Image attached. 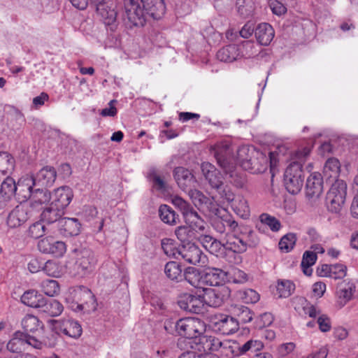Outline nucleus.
Wrapping results in <instances>:
<instances>
[{"mask_svg":"<svg viewBox=\"0 0 358 358\" xmlns=\"http://www.w3.org/2000/svg\"><path fill=\"white\" fill-rule=\"evenodd\" d=\"M310 150L309 147L297 150L294 154V161L289 164L285 171V186L287 190L292 194L299 193L303 187L302 163L309 156Z\"/></svg>","mask_w":358,"mask_h":358,"instance_id":"nucleus-1","label":"nucleus"},{"mask_svg":"<svg viewBox=\"0 0 358 358\" xmlns=\"http://www.w3.org/2000/svg\"><path fill=\"white\" fill-rule=\"evenodd\" d=\"M213 149L217 164L226 174L229 175L230 182L238 188H242L245 183V176L236 171L234 164L227 157L231 154L230 144L227 142L220 143Z\"/></svg>","mask_w":358,"mask_h":358,"instance_id":"nucleus-2","label":"nucleus"},{"mask_svg":"<svg viewBox=\"0 0 358 358\" xmlns=\"http://www.w3.org/2000/svg\"><path fill=\"white\" fill-rule=\"evenodd\" d=\"M173 204L181 212L186 224L197 233H204L208 227L207 223L187 201L179 196L172 197Z\"/></svg>","mask_w":358,"mask_h":358,"instance_id":"nucleus-3","label":"nucleus"},{"mask_svg":"<svg viewBox=\"0 0 358 358\" xmlns=\"http://www.w3.org/2000/svg\"><path fill=\"white\" fill-rule=\"evenodd\" d=\"M75 255V273L80 277H85L94 272L97 259L92 250L87 248H76Z\"/></svg>","mask_w":358,"mask_h":358,"instance_id":"nucleus-4","label":"nucleus"},{"mask_svg":"<svg viewBox=\"0 0 358 358\" xmlns=\"http://www.w3.org/2000/svg\"><path fill=\"white\" fill-rule=\"evenodd\" d=\"M348 186L345 181L336 180L327 192L326 204L329 211L339 213L343 208L347 196Z\"/></svg>","mask_w":358,"mask_h":358,"instance_id":"nucleus-5","label":"nucleus"},{"mask_svg":"<svg viewBox=\"0 0 358 358\" xmlns=\"http://www.w3.org/2000/svg\"><path fill=\"white\" fill-rule=\"evenodd\" d=\"M121 8L118 0H102L96 5L97 14L106 26L114 31L117 25V14Z\"/></svg>","mask_w":358,"mask_h":358,"instance_id":"nucleus-6","label":"nucleus"},{"mask_svg":"<svg viewBox=\"0 0 358 358\" xmlns=\"http://www.w3.org/2000/svg\"><path fill=\"white\" fill-rule=\"evenodd\" d=\"M175 329L178 335L194 340L196 337L203 334L206 326L200 319L185 317L176 322Z\"/></svg>","mask_w":358,"mask_h":358,"instance_id":"nucleus-7","label":"nucleus"},{"mask_svg":"<svg viewBox=\"0 0 358 358\" xmlns=\"http://www.w3.org/2000/svg\"><path fill=\"white\" fill-rule=\"evenodd\" d=\"M124 20L130 26L143 27L150 14L135 0H124Z\"/></svg>","mask_w":358,"mask_h":358,"instance_id":"nucleus-8","label":"nucleus"},{"mask_svg":"<svg viewBox=\"0 0 358 358\" xmlns=\"http://www.w3.org/2000/svg\"><path fill=\"white\" fill-rule=\"evenodd\" d=\"M73 299L77 303L76 310H83L90 313L96 310L97 303L92 291L85 287L79 286L72 292Z\"/></svg>","mask_w":358,"mask_h":358,"instance_id":"nucleus-9","label":"nucleus"},{"mask_svg":"<svg viewBox=\"0 0 358 358\" xmlns=\"http://www.w3.org/2000/svg\"><path fill=\"white\" fill-rule=\"evenodd\" d=\"M178 256L181 257L185 262L192 264H205L206 256L196 244L188 242L183 244L178 250Z\"/></svg>","mask_w":358,"mask_h":358,"instance_id":"nucleus-10","label":"nucleus"},{"mask_svg":"<svg viewBox=\"0 0 358 358\" xmlns=\"http://www.w3.org/2000/svg\"><path fill=\"white\" fill-rule=\"evenodd\" d=\"M50 322L52 324V329L60 331L69 337L78 338L82 334V327L77 321L69 319L62 320H52Z\"/></svg>","mask_w":358,"mask_h":358,"instance_id":"nucleus-11","label":"nucleus"},{"mask_svg":"<svg viewBox=\"0 0 358 358\" xmlns=\"http://www.w3.org/2000/svg\"><path fill=\"white\" fill-rule=\"evenodd\" d=\"M38 250L45 254H50L56 257H62L66 251L64 242L56 241L52 237H45L38 243Z\"/></svg>","mask_w":358,"mask_h":358,"instance_id":"nucleus-12","label":"nucleus"},{"mask_svg":"<svg viewBox=\"0 0 358 358\" xmlns=\"http://www.w3.org/2000/svg\"><path fill=\"white\" fill-rule=\"evenodd\" d=\"M178 304L180 308L187 312L199 314L204 308L203 299L200 296H194L190 294H182Z\"/></svg>","mask_w":358,"mask_h":358,"instance_id":"nucleus-13","label":"nucleus"},{"mask_svg":"<svg viewBox=\"0 0 358 358\" xmlns=\"http://www.w3.org/2000/svg\"><path fill=\"white\" fill-rule=\"evenodd\" d=\"M2 180L0 188V209L7 206L17 192V183L13 178L6 176Z\"/></svg>","mask_w":358,"mask_h":358,"instance_id":"nucleus-14","label":"nucleus"},{"mask_svg":"<svg viewBox=\"0 0 358 358\" xmlns=\"http://www.w3.org/2000/svg\"><path fill=\"white\" fill-rule=\"evenodd\" d=\"M323 192V179L321 174L314 172L307 178L306 185V196L309 199H317Z\"/></svg>","mask_w":358,"mask_h":358,"instance_id":"nucleus-15","label":"nucleus"},{"mask_svg":"<svg viewBox=\"0 0 358 358\" xmlns=\"http://www.w3.org/2000/svg\"><path fill=\"white\" fill-rule=\"evenodd\" d=\"M356 291V286L351 281H343L341 282L336 292L337 305L342 308L350 301L353 299Z\"/></svg>","mask_w":358,"mask_h":358,"instance_id":"nucleus-16","label":"nucleus"},{"mask_svg":"<svg viewBox=\"0 0 358 358\" xmlns=\"http://www.w3.org/2000/svg\"><path fill=\"white\" fill-rule=\"evenodd\" d=\"M201 169L203 176L208 180L210 187L217 190L221 189L223 185L222 177L215 166L209 162H203Z\"/></svg>","mask_w":358,"mask_h":358,"instance_id":"nucleus-17","label":"nucleus"},{"mask_svg":"<svg viewBox=\"0 0 358 358\" xmlns=\"http://www.w3.org/2000/svg\"><path fill=\"white\" fill-rule=\"evenodd\" d=\"M173 175L179 187L184 192L192 187H195L196 180L192 173L184 167H176L174 169Z\"/></svg>","mask_w":358,"mask_h":358,"instance_id":"nucleus-18","label":"nucleus"},{"mask_svg":"<svg viewBox=\"0 0 358 358\" xmlns=\"http://www.w3.org/2000/svg\"><path fill=\"white\" fill-rule=\"evenodd\" d=\"M29 219V207L20 203L15 206L7 217V224L10 228H15L24 224Z\"/></svg>","mask_w":358,"mask_h":358,"instance_id":"nucleus-19","label":"nucleus"},{"mask_svg":"<svg viewBox=\"0 0 358 358\" xmlns=\"http://www.w3.org/2000/svg\"><path fill=\"white\" fill-rule=\"evenodd\" d=\"M73 196L72 189L66 186L60 187L55 189L52 194L51 203L58 206L62 210L69 205L72 198Z\"/></svg>","mask_w":358,"mask_h":358,"instance_id":"nucleus-20","label":"nucleus"},{"mask_svg":"<svg viewBox=\"0 0 358 358\" xmlns=\"http://www.w3.org/2000/svg\"><path fill=\"white\" fill-rule=\"evenodd\" d=\"M268 158L262 152L257 151L249 162H245L243 169L252 173L264 172L268 167Z\"/></svg>","mask_w":358,"mask_h":358,"instance_id":"nucleus-21","label":"nucleus"},{"mask_svg":"<svg viewBox=\"0 0 358 358\" xmlns=\"http://www.w3.org/2000/svg\"><path fill=\"white\" fill-rule=\"evenodd\" d=\"M227 273L217 268H209L203 273L204 285L219 286L222 285L227 279Z\"/></svg>","mask_w":358,"mask_h":358,"instance_id":"nucleus-22","label":"nucleus"},{"mask_svg":"<svg viewBox=\"0 0 358 358\" xmlns=\"http://www.w3.org/2000/svg\"><path fill=\"white\" fill-rule=\"evenodd\" d=\"M57 173L54 167L45 166L32 178L36 185L44 187L52 186L55 181Z\"/></svg>","mask_w":358,"mask_h":358,"instance_id":"nucleus-23","label":"nucleus"},{"mask_svg":"<svg viewBox=\"0 0 358 358\" xmlns=\"http://www.w3.org/2000/svg\"><path fill=\"white\" fill-rule=\"evenodd\" d=\"M143 7L153 19H160L166 12L164 0H141Z\"/></svg>","mask_w":358,"mask_h":358,"instance_id":"nucleus-24","label":"nucleus"},{"mask_svg":"<svg viewBox=\"0 0 358 358\" xmlns=\"http://www.w3.org/2000/svg\"><path fill=\"white\" fill-rule=\"evenodd\" d=\"M255 35L260 45H268L272 41L275 32L273 28L269 24L261 23L256 27Z\"/></svg>","mask_w":358,"mask_h":358,"instance_id":"nucleus-25","label":"nucleus"},{"mask_svg":"<svg viewBox=\"0 0 358 358\" xmlns=\"http://www.w3.org/2000/svg\"><path fill=\"white\" fill-rule=\"evenodd\" d=\"M35 185L36 183L32 178L19 180L17 183V192L15 193L18 199H21L22 201L31 199L34 190L33 186Z\"/></svg>","mask_w":358,"mask_h":358,"instance_id":"nucleus-26","label":"nucleus"},{"mask_svg":"<svg viewBox=\"0 0 358 358\" xmlns=\"http://www.w3.org/2000/svg\"><path fill=\"white\" fill-rule=\"evenodd\" d=\"M45 298L35 289H29L24 292L21 301L26 306L40 308L44 304Z\"/></svg>","mask_w":358,"mask_h":358,"instance_id":"nucleus-27","label":"nucleus"},{"mask_svg":"<svg viewBox=\"0 0 358 358\" xmlns=\"http://www.w3.org/2000/svg\"><path fill=\"white\" fill-rule=\"evenodd\" d=\"M218 326V330L224 335L232 334L238 329V322L233 317L221 316V318L215 322Z\"/></svg>","mask_w":358,"mask_h":358,"instance_id":"nucleus-28","label":"nucleus"},{"mask_svg":"<svg viewBox=\"0 0 358 358\" xmlns=\"http://www.w3.org/2000/svg\"><path fill=\"white\" fill-rule=\"evenodd\" d=\"M27 338V334H24L22 331H16L7 343V349L13 353L21 352L22 350H25Z\"/></svg>","mask_w":358,"mask_h":358,"instance_id":"nucleus-29","label":"nucleus"},{"mask_svg":"<svg viewBox=\"0 0 358 358\" xmlns=\"http://www.w3.org/2000/svg\"><path fill=\"white\" fill-rule=\"evenodd\" d=\"M15 169V159L8 152H0V181L12 173Z\"/></svg>","mask_w":358,"mask_h":358,"instance_id":"nucleus-30","label":"nucleus"},{"mask_svg":"<svg viewBox=\"0 0 358 358\" xmlns=\"http://www.w3.org/2000/svg\"><path fill=\"white\" fill-rule=\"evenodd\" d=\"M233 210L238 216L248 218L250 216V207L247 199L242 195H238L231 202Z\"/></svg>","mask_w":358,"mask_h":358,"instance_id":"nucleus-31","label":"nucleus"},{"mask_svg":"<svg viewBox=\"0 0 358 358\" xmlns=\"http://www.w3.org/2000/svg\"><path fill=\"white\" fill-rule=\"evenodd\" d=\"M64 214V210L55 205L53 206V204L50 203V206L41 213V220L43 222L51 224L59 220Z\"/></svg>","mask_w":358,"mask_h":358,"instance_id":"nucleus-32","label":"nucleus"},{"mask_svg":"<svg viewBox=\"0 0 358 358\" xmlns=\"http://www.w3.org/2000/svg\"><path fill=\"white\" fill-rule=\"evenodd\" d=\"M185 280L196 288H203L204 282L203 280V273L194 267L187 268L185 273Z\"/></svg>","mask_w":358,"mask_h":358,"instance_id":"nucleus-33","label":"nucleus"},{"mask_svg":"<svg viewBox=\"0 0 358 358\" xmlns=\"http://www.w3.org/2000/svg\"><path fill=\"white\" fill-rule=\"evenodd\" d=\"M30 200L31 206L33 208H38L39 206L50 201L52 200V194L47 189H35Z\"/></svg>","mask_w":358,"mask_h":358,"instance_id":"nucleus-34","label":"nucleus"},{"mask_svg":"<svg viewBox=\"0 0 358 358\" xmlns=\"http://www.w3.org/2000/svg\"><path fill=\"white\" fill-rule=\"evenodd\" d=\"M225 250L233 251L236 253H242L247 250V243L243 240L236 236H229L224 242Z\"/></svg>","mask_w":358,"mask_h":358,"instance_id":"nucleus-35","label":"nucleus"},{"mask_svg":"<svg viewBox=\"0 0 358 358\" xmlns=\"http://www.w3.org/2000/svg\"><path fill=\"white\" fill-rule=\"evenodd\" d=\"M238 56V49L235 45H229L224 47L217 52V58L224 62L235 61Z\"/></svg>","mask_w":358,"mask_h":358,"instance_id":"nucleus-36","label":"nucleus"},{"mask_svg":"<svg viewBox=\"0 0 358 358\" xmlns=\"http://www.w3.org/2000/svg\"><path fill=\"white\" fill-rule=\"evenodd\" d=\"M340 171L339 161L336 158H329L324 166L323 174L327 179L336 178L339 176Z\"/></svg>","mask_w":358,"mask_h":358,"instance_id":"nucleus-37","label":"nucleus"},{"mask_svg":"<svg viewBox=\"0 0 358 358\" xmlns=\"http://www.w3.org/2000/svg\"><path fill=\"white\" fill-rule=\"evenodd\" d=\"M231 311L234 316L236 317L235 319L238 320V323H248L252 320L253 314L246 306L236 305L232 307Z\"/></svg>","mask_w":358,"mask_h":358,"instance_id":"nucleus-38","label":"nucleus"},{"mask_svg":"<svg viewBox=\"0 0 358 358\" xmlns=\"http://www.w3.org/2000/svg\"><path fill=\"white\" fill-rule=\"evenodd\" d=\"M294 284L288 280H279L276 285V294L280 298H287L294 291Z\"/></svg>","mask_w":358,"mask_h":358,"instance_id":"nucleus-39","label":"nucleus"},{"mask_svg":"<svg viewBox=\"0 0 358 358\" xmlns=\"http://www.w3.org/2000/svg\"><path fill=\"white\" fill-rule=\"evenodd\" d=\"M257 151L253 146L240 147L237 150V161L241 166L243 168L245 162H249Z\"/></svg>","mask_w":358,"mask_h":358,"instance_id":"nucleus-40","label":"nucleus"},{"mask_svg":"<svg viewBox=\"0 0 358 358\" xmlns=\"http://www.w3.org/2000/svg\"><path fill=\"white\" fill-rule=\"evenodd\" d=\"M42 310L52 317L60 315L63 311V306L58 301L52 299L48 301L44 299V304L41 306Z\"/></svg>","mask_w":358,"mask_h":358,"instance_id":"nucleus-41","label":"nucleus"},{"mask_svg":"<svg viewBox=\"0 0 358 358\" xmlns=\"http://www.w3.org/2000/svg\"><path fill=\"white\" fill-rule=\"evenodd\" d=\"M159 214L161 220L169 224H175L178 219L176 212L167 205H162L159 209Z\"/></svg>","mask_w":358,"mask_h":358,"instance_id":"nucleus-42","label":"nucleus"},{"mask_svg":"<svg viewBox=\"0 0 358 358\" xmlns=\"http://www.w3.org/2000/svg\"><path fill=\"white\" fill-rule=\"evenodd\" d=\"M196 233L197 232L187 224L180 226L175 230L176 237L182 243L189 242L190 240L195 238Z\"/></svg>","mask_w":358,"mask_h":358,"instance_id":"nucleus-43","label":"nucleus"},{"mask_svg":"<svg viewBox=\"0 0 358 358\" xmlns=\"http://www.w3.org/2000/svg\"><path fill=\"white\" fill-rule=\"evenodd\" d=\"M64 230L70 236H76L80 231V224L76 218L65 217L62 220Z\"/></svg>","mask_w":358,"mask_h":358,"instance_id":"nucleus-44","label":"nucleus"},{"mask_svg":"<svg viewBox=\"0 0 358 358\" xmlns=\"http://www.w3.org/2000/svg\"><path fill=\"white\" fill-rule=\"evenodd\" d=\"M164 273L172 280H178L182 277L181 266L176 262L166 263L164 267Z\"/></svg>","mask_w":358,"mask_h":358,"instance_id":"nucleus-45","label":"nucleus"},{"mask_svg":"<svg viewBox=\"0 0 358 358\" xmlns=\"http://www.w3.org/2000/svg\"><path fill=\"white\" fill-rule=\"evenodd\" d=\"M186 192H187L194 206L198 208H202L208 202V198L203 192L195 188L192 187L186 191Z\"/></svg>","mask_w":358,"mask_h":358,"instance_id":"nucleus-46","label":"nucleus"},{"mask_svg":"<svg viewBox=\"0 0 358 358\" xmlns=\"http://www.w3.org/2000/svg\"><path fill=\"white\" fill-rule=\"evenodd\" d=\"M264 348V344L259 340H249L241 346L238 347V352L241 355H244L248 352L257 353Z\"/></svg>","mask_w":358,"mask_h":358,"instance_id":"nucleus-47","label":"nucleus"},{"mask_svg":"<svg viewBox=\"0 0 358 358\" xmlns=\"http://www.w3.org/2000/svg\"><path fill=\"white\" fill-rule=\"evenodd\" d=\"M22 326L25 331L34 332L41 327V322L37 317L27 315L22 320Z\"/></svg>","mask_w":358,"mask_h":358,"instance_id":"nucleus-48","label":"nucleus"},{"mask_svg":"<svg viewBox=\"0 0 358 358\" xmlns=\"http://www.w3.org/2000/svg\"><path fill=\"white\" fill-rule=\"evenodd\" d=\"M204 300L210 306L218 307L223 303V296L215 289H209L206 292Z\"/></svg>","mask_w":358,"mask_h":358,"instance_id":"nucleus-49","label":"nucleus"},{"mask_svg":"<svg viewBox=\"0 0 358 358\" xmlns=\"http://www.w3.org/2000/svg\"><path fill=\"white\" fill-rule=\"evenodd\" d=\"M210 336L202 335L198 336L194 340V343L196 345V349L202 354H208L210 352Z\"/></svg>","mask_w":358,"mask_h":358,"instance_id":"nucleus-50","label":"nucleus"},{"mask_svg":"<svg viewBox=\"0 0 358 358\" xmlns=\"http://www.w3.org/2000/svg\"><path fill=\"white\" fill-rule=\"evenodd\" d=\"M259 220L261 224L267 225L273 231H278L280 229V221L267 213H262L259 216Z\"/></svg>","mask_w":358,"mask_h":358,"instance_id":"nucleus-51","label":"nucleus"},{"mask_svg":"<svg viewBox=\"0 0 358 358\" xmlns=\"http://www.w3.org/2000/svg\"><path fill=\"white\" fill-rule=\"evenodd\" d=\"M41 287L43 292L49 296H53L59 292V284L55 280H46L43 281Z\"/></svg>","mask_w":358,"mask_h":358,"instance_id":"nucleus-52","label":"nucleus"},{"mask_svg":"<svg viewBox=\"0 0 358 358\" xmlns=\"http://www.w3.org/2000/svg\"><path fill=\"white\" fill-rule=\"evenodd\" d=\"M296 238L294 234H288L284 236L279 242V248L280 250L288 252L293 249L296 243Z\"/></svg>","mask_w":358,"mask_h":358,"instance_id":"nucleus-53","label":"nucleus"},{"mask_svg":"<svg viewBox=\"0 0 358 358\" xmlns=\"http://www.w3.org/2000/svg\"><path fill=\"white\" fill-rule=\"evenodd\" d=\"M240 297L246 303H255L259 300V294L252 289L240 292Z\"/></svg>","mask_w":358,"mask_h":358,"instance_id":"nucleus-54","label":"nucleus"},{"mask_svg":"<svg viewBox=\"0 0 358 358\" xmlns=\"http://www.w3.org/2000/svg\"><path fill=\"white\" fill-rule=\"evenodd\" d=\"M45 225L41 222H36L31 224L28 230V234L34 238L42 237L45 234Z\"/></svg>","mask_w":358,"mask_h":358,"instance_id":"nucleus-55","label":"nucleus"},{"mask_svg":"<svg viewBox=\"0 0 358 358\" xmlns=\"http://www.w3.org/2000/svg\"><path fill=\"white\" fill-rule=\"evenodd\" d=\"M347 274V267L341 264H331L330 278L334 280L342 279Z\"/></svg>","mask_w":358,"mask_h":358,"instance_id":"nucleus-56","label":"nucleus"},{"mask_svg":"<svg viewBox=\"0 0 358 358\" xmlns=\"http://www.w3.org/2000/svg\"><path fill=\"white\" fill-rule=\"evenodd\" d=\"M162 248L164 253L169 257H173L178 259V250L179 248H176L172 243H169V241L162 242Z\"/></svg>","mask_w":358,"mask_h":358,"instance_id":"nucleus-57","label":"nucleus"},{"mask_svg":"<svg viewBox=\"0 0 358 358\" xmlns=\"http://www.w3.org/2000/svg\"><path fill=\"white\" fill-rule=\"evenodd\" d=\"M231 278L235 283H244L248 280V275L238 268L232 269Z\"/></svg>","mask_w":358,"mask_h":358,"instance_id":"nucleus-58","label":"nucleus"},{"mask_svg":"<svg viewBox=\"0 0 358 358\" xmlns=\"http://www.w3.org/2000/svg\"><path fill=\"white\" fill-rule=\"evenodd\" d=\"M58 331L52 329V331L43 338L45 347L53 348L56 345L58 338Z\"/></svg>","mask_w":358,"mask_h":358,"instance_id":"nucleus-59","label":"nucleus"},{"mask_svg":"<svg viewBox=\"0 0 358 358\" xmlns=\"http://www.w3.org/2000/svg\"><path fill=\"white\" fill-rule=\"evenodd\" d=\"M217 192L220 196L229 203H231L236 198L234 196V192H232L231 188L227 185L224 186L222 185L221 189L217 190Z\"/></svg>","mask_w":358,"mask_h":358,"instance_id":"nucleus-60","label":"nucleus"},{"mask_svg":"<svg viewBox=\"0 0 358 358\" xmlns=\"http://www.w3.org/2000/svg\"><path fill=\"white\" fill-rule=\"evenodd\" d=\"M269 6L273 13L277 15H282L287 12V8L277 0L271 1Z\"/></svg>","mask_w":358,"mask_h":358,"instance_id":"nucleus-61","label":"nucleus"},{"mask_svg":"<svg viewBox=\"0 0 358 358\" xmlns=\"http://www.w3.org/2000/svg\"><path fill=\"white\" fill-rule=\"evenodd\" d=\"M43 270L48 275L57 276L59 274L57 265L52 261H47L43 264Z\"/></svg>","mask_w":358,"mask_h":358,"instance_id":"nucleus-62","label":"nucleus"},{"mask_svg":"<svg viewBox=\"0 0 358 358\" xmlns=\"http://www.w3.org/2000/svg\"><path fill=\"white\" fill-rule=\"evenodd\" d=\"M150 180L153 182V186L158 190H165L166 187V184L164 179L159 175L155 173L150 174Z\"/></svg>","mask_w":358,"mask_h":358,"instance_id":"nucleus-63","label":"nucleus"},{"mask_svg":"<svg viewBox=\"0 0 358 358\" xmlns=\"http://www.w3.org/2000/svg\"><path fill=\"white\" fill-rule=\"evenodd\" d=\"M317 259V255L312 251H306L303 253V259L301 261V266H313Z\"/></svg>","mask_w":358,"mask_h":358,"instance_id":"nucleus-64","label":"nucleus"}]
</instances>
